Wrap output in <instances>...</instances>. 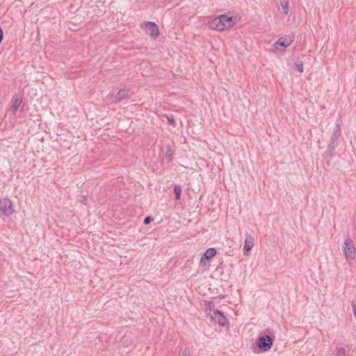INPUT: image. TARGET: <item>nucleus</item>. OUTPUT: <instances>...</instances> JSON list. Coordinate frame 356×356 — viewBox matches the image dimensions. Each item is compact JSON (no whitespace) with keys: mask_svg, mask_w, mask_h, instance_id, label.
Wrapping results in <instances>:
<instances>
[{"mask_svg":"<svg viewBox=\"0 0 356 356\" xmlns=\"http://www.w3.org/2000/svg\"><path fill=\"white\" fill-rule=\"evenodd\" d=\"M273 345V339L267 334L263 335L258 339L257 347L262 352L270 350Z\"/></svg>","mask_w":356,"mask_h":356,"instance_id":"nucleus-4","label":"nucleus"},{"mask_svg":"<svg viewBox=\"0 0 356 356\" xmlns=\"http://www.w3.org/2000/svg\"><path fill=\"white\" fill-rule=\"evenodd\" d=\"M294 38V35L282 37L276 42V44L285 48L288 47L293 42Z\"/></svg>","mask_w":356,"mask_h":356,"instance_id":"nucleus-9","label":"nucleus"},{"mask_svg":"<svg viewBox=\"0 0 356 356\" xmlns=\"http://www.w3.org/2000/svg\"><path fill=\"white\" fill-rule=\"evenodd\" d=\"M165 157L169 159V161L172 159V152L170 147H168L165 152Z\"/></svg>","mask_w":356,"mask_h":356,"instance_id":"nucleus-18","label":"nucleus"},{"mask_svg":"<svg viewBox=\"0 0 356 356\" xmlns=\"http://www.w3.org/2000/svg\"><path fill=\"white\" fill-rule=\"evenodd\" d=\"M3 38V31L1 27L0 26V44L1 43Z\"/></svg>","mask_w":356,"mask_h":356,"instance_id":"nucleus-22","label":"nucleus"},{"mask_svg":"<svg viewBox=\"0 0 356 356\" xmlns=\"http://www.w3.org/2000/svg\"><path fill=\"white\" fill-rule=\"evenodd\" d=\"M354 316L356 318V305L352 304Z\"/></svg>","mask_w":356,"mask_h":356,"instance_id":"nucleus-23","label":"nucleus"},{"mask_svg":"<svg viewBox=\"0 0 356 356\" xmlns=\"http://www.w3.org/2000/svg\"><path fill=\"white\" fill-rule=\"evenodd\" d=\"M280 5L283 9L284 14L288 15L289 12V0H280Z\"/></svg>","mask_w":356,"mask_h":356,"instance_id":"nucleus-13","label":"nucleus"},{"mask_svg":"<svg viewBox=\"0 0 356 356\" xmlns=\"http://www.w3.org/2000/svg\"><path fill=\"white\" fill-rule=\"evenodd\" d=\"M153 220L151 216H147L145 218L143 223L145 225H149Z\"/></svg>","mask_w":356,"mask_h":356,"instance_id":"nucleus-19","label":"nucleus"},{"mask_svg":"<svg viewBox=\"0 0 356 356\" xmlns=\"http://www.w3.org/2000/svg\"><path fill=\"white\" fill-rule=\"evenodd\" d=\"M182 356H190V351L188 348H186L182 352Z\"/></svg>","mask_w":356,"mask_h":356,"instance_id":"nucleus-20","label":"nucleus"},{"mask_svg":"<svg viewBox=\"0 0 356 356\" xmlns=\"http://www.w3.org/2000/svg\"><path fill=\"white\" fill-rule=\"evenodd\" d=\"M343 250L347 259H353L355 256V245L353 241L349 238H345Z\"/></svg>","mask_w":356,"mask_h":356,"instance_id":"nucleus-3","label":"nucleus"},{"mask_svg":"<svg viewBox=\"0 0 356 356\" xmlns=\"http://www.w3.org/2000/svg\"><path fill=\"white\" fill-rule=\"evenodd\" d=\"M211 318L216 323L220 325L224 326L227 323V318L224 314L219 310H213L212 313H210Z\"/></svg>","mask_w":356,"mask_h":356,"instance_id":"nucleus-7","label":"nucleus"},{"mask_svg":"<svg viewBox=\"0 0 356 356\" xmlns=\"http://www.w3.org/2000/svg\"><path fill=\"white\" fill-rule=\"evenodd\" d=\"M341 135V126L339 124H337L333 130L330 143L326 150L327 154L330 155V157H332L333 152L339 145V139Z\"/></svg>","mask_w":356,"mask_h":356,"instance_id":"nucleus-2","label":"nucleus"},{"mask_svg":"<svg viewBox=\"0 0 356 356\" xmlns=\"http://www.w3.org/2000/svg\"><path fill=\"white\" fill-rule=\"evenodd\" d=\"M216 254V250L213 248H208L202 254L200 259V264L205 266L206 263L204 261V259H209L213 257Z\"/></svg>","mask_w":356,"mask_h":356,"instance_id":"nucleus-8","label":"nucleus"},{"mask_svg":"<svg viewBox=\"0 0 356 356\" xmlns=\"http://www.w3.org/2000/svg\"><path fill=\"white\" fill-rule=\"evenodd\" d=\"M253 247V238L251 236L246 237L245 240V245L243 247V254H248L249 251Z\"/></svg>","mask_w":356,"mask_h":356,"instance_id":"nucleus-11","label":"nucleus"},{"mask_svg":"<svg viewBox=\"0 0 356 356\" xmlns=\"http://www.w3.org/2000/svg\"><path fill=\"white\" fill-rule=\"evenodd\" d=\"M236 23V19L233 16L220 15L209 22L210 28L217 31H224L233 26Z\"/></svg>","mask_w":356,"mask_h":356,"instance_id":"nucleus-1","label":"nucleus"},{"mask_svg":"<svg viewBox=\"0 0 356 356\" xmlns=\"http://www.w3.org/2000/svg\"><path fill=\"white\" fill-rule=\"evenodd\" d=\"M204 306L205 307L206 310H215L214 309V303L212 301L209 300H204Z\"/></svg>","mask_w":356,"mask_h":356,"instance_id":"nucleus-15","label":"nucleus"},{"mask_svg":"<svg viewBox=\"0 0 356 356\" xmlns=\"http://www.w3.org/2000/svg\"><path fill=\"white\" fill-rule=\"evenodd\" d=\"M174 193L175 194V200H179L181 197V188L179 185H176L174 187Z\"/></svg>","mask_w":356,"mask_h":356,"instance_id":"nucleus-14","label":"nucleus"},{"mask_svg":"<svg viewBox=\"0 0 356 356\" xmlns=\"http://www.w3.org/2000/svg\"><path fill=\"white\" fill-rule=\"evenodd\" d=\"M294 65L296 67L297 70L302 73L303 72V65L302 63L300 61L295 62Z\"/></svg>","mask_w":356,"mask_h":356,"instance_id":"nucleus-16","label":"nucleus"},{"mask_svg":"<svg viewBox=\"0 0 356 356\" xmlns=\"http://www.w3.org/2000/svg\"><path fill=\"white\" fill-rule=\"evenodd\" d=\"M145 29L146 33L153 39H156L159 35V26L153 22H146Z\"/></svg>","mask_w":356,"mask_h":356,"instance_id":"nucleus-6","label":"nucleus"},{"mask_svg":"<svg viewBox=\"0 0 356 356\" xmlns=\"http://www.w3.org/2000/svg\"><path fill=\"white\" fill-rule=\"evenodd\" d=\"M167 118H168V123L170 124H174L175 120H174V118L172 116H171V117L168 116Z\"/></svg>","mask_w":356,"mask_h":356,"instance_id":"nucleus-21","label":"nucleus"},{"mask_svg":"<svg viewBox=\"0 0 356 356\" xmlns=\"http://www.w3.org/2000/svg\"><path fill=\"white\" fill-rule=\"evenodd\" d=\"M346 351L343 348H339L337 351V356H346Z\"/></svg>","mask_w":356,"mask_h":356,"instance_id":"nucleus-17","label":"nucleus"},{"mask_svg":"<svg viewBox=\"0 0 356 356\" xmlns=\"http://www.w3.org/2000/svg\"><path fill=\"white\" fill-rule=\"evenodd\" d=\"M22 103V95H17L13 98V107H12V113L13 115H16L19 107L21 106Z\"/></svg>","mask_w":356,"mask_h":356,"instance_id":"nucleus-10","label":"nucleus"},{"mask_svg":"<svg viewBox=\"0 0 356 356\" xmlns=\"http://www.w3.org/2000/svg\"><path fill=\"white\" fill-rule=\"evenodd\" d=\"M13 211L12 202L9 199L0 200V216H9Z\"/></svg>","mask_w":356,"mask_h":356,"instance_id":"nucleus-5","label":"nucleus"},{"mask_svg":"<svg viewBox=\"0 0 356 356\" xmlns=\"http://www.w3.org/2000/svg\"><path fill=\"white\" fill-rule=\"evenodd\" d=\"M129 90L125 89L120 90L115 95V98L118 101L126 99L128 97Z\"/></svg>","mask_w":356,"mask_h":356,"instance_id":"nucleus-12","label":"nucleus"}]
</instances>
